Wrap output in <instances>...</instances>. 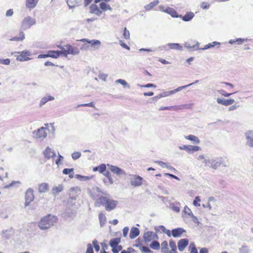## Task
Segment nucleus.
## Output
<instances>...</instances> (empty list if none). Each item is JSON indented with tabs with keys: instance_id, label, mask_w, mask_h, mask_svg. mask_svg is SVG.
<instances>
[{
	"instance_id": "nucleus-59",
	"label": "nucleus",
	"mask_w": 253,
	"mask_h": 253,
	"mask_svg": "<svg viewBox=\"0 0 253 253\" xmlns=\"http://www.w3.org/2000/svg\"><path fill=\"white\" fill-rule=\"evenodd\" d=\"M138 86L141 87H156V86L154 84H147L144 85H139L138 84Z\"/></svg>"
},
{
	"instance_id": "nucleus-57",
	"label": "nucleus",
	"mask_w": 253,
	"mask_h": 253,
	"mask_svg": "<svg viewBox=\"0 0 253 253\" xmlns=\"http://www.w3.org/2000/svg\"><path fill=\"white\" fill-rule=\"evenodd\" d=\"M184 211L190 216L193 214L191 210L187 206L184 207Z\"/></svg>"
},
{
	"instance_id": "nucleus-13",
	"label": "nucleus",
	"mask_w": 253,
	"mask_h": 253,
	"mask_svg": "<svg viewBox=\"0 0 253 253\" xmlns=\"http://www.w3.org/2000/svg\"><path fill=\"white\" fill-rule=\"evenodd\" d=\"M189 240L186 238H183L179 240L177 243V247L179 251H183L188 246Z\"/></svg>"
},
{
	"instance_id": "nucleus-64",
	"label": "nucleus",
	"mask_w": 253,
	"mask_h": 253,
	"mask_svg": "<svg viewBox=\"0 0 253 253\" xmlns=\"http://www.w3.org/2000/svg\"><path fill=\"white\" fill-rule=\"evenodd\" d=\"M120 43L122 47L126 48L127 50L130 49V47L126 43H124L122 41H120Z\"/></svg>"
},
{
	"instance_id": "nucleus-3",
	"label": "nucleus",
	"mask_w": 253,
	"mask_h": 253,
	"mask_svg": "<svg viewBox=\"0 0 253 253\" xmlns=\"http://www.w3.org/2000/svg\"><path fill=\"white\" fill-rule=\"evenodd\" d=\"M129 176L132 177L130 179V183L132 186L134 187H138L142 184L143 178L140 176L131 174H130Z\"/></svg>"
},
{
	"instance_id": "nucleus-56",
	"label": "nucleus",
	"mask_w": 253,
	"mask_h": 253,
	"mask_svg": "<svg viewBox=\"0 0 253 253\" xmlns=\"http://www.w3.org/2000/svg\"><path fill=\"white\" fill-rule=\"evenodd\" d=\"M74 171V169L73 168H71V169H64L63 170V173L64 174H69L71 172H73Z\"/></svg>"
},
{
	"instance_id": "nucleus-60",
	"label": "nucleus",
	"mask_w": 253,
	"mask_h": 253,
	"mask_svg": "<svg viewBox=\"0 0 253 253\" xmlns=\"http://www.w3.org/2000/svg\"><path fill=\"white\" fill-rule=\"evenodd\" d=\"M64 157L61 156L60 154L58 153V157L57 159L55 161V163L57 165H59L61 161L63 160Z\"/></svg>"
},
{
	"instance_id": "nucleus-50",
	"label": "nucleus",
	"mask_w": 253,
	"mask_h": 253,
	"mask_svg": "<svg viewBox=\"0 0 253 253\" xmlns=\"http://www.w3.org/2000/svg\"><path fill=\"white\" fill-rule=\"evenodd\" d=\"M81 156V153L80 152H75L72 154V158L74 160L78 159Z\"/></svg>"
},
{
	"instance_id": "nucleus-26",
	"label": "nucleus",
	"mask_w": 253,
	"mask_h": 253,
	"mask_svg": "<svg viewBox=\"0 0 253 253\" xmlns=\"http://www.w3.org/2000/svg\"><path fill=\"white\" fill-rule=\"evenodd\" d=\"M165 12L169 14L173 18H178L179 16L175 9L169 7H168L166 8Z\"/></svg>"
},
{
	"instance_id": "nucleus-46",
	"label": "nucleus",
	"mask_w": 253,
	"mask_h": 253,
	"mask_svg": "<svg viewBox=\"0 0 253 253\" xmlns=\"http://www.w3.org/2000/svg\"><path fill=\"white\" fill-rule=\"evenodd\" d=\"M106 166L105 164H102L100 165L99 166H98V171L100 173H102L104 172H105L106 171Z\"/></svg>"
},
{
	"instance_id": "nucleus-30",
	"label": "nucleus",
	"mask_w": 253,
	"mask_h": 253,
	"mask_svg": "<svg viewBox=\"0 0 253 253\" xmlns=\"http://www.w3.org/2000/svg\"><path fill=\"white\" fill-rule=\"evenodd\" d=\"M121 242V239L120 238H115L112 239L109 242L110 246L113 249L114 247L119 245Z\"/></svg>"
},
{
	"instance_id": "nucleus-4",
	"label": "nucleus",
	"mask_w": 253,
	"mask_h": 253,
	"mask_svg": "<svg viewBox=\"0 0 253 253\" xmlns=\"http://www.w3.org/2000/svg\"><path fill=\"white\" fill-rule=\"evenodd\" d=\"M25 206L27 207L30 203L34 200V190L33 189L28 188L25 193Z\"/></svg>"
},
{
	"instance_id": "nucleus-15",
	"label": "nucleus",
	"mask_w": 253,
	"mask_h": 253,
	"mask_svg": "<svg viewBox=\"0 0 253 253\" xmlns=\"http://www.w3.org/2000/svg\"><path fill=\"white\" fill-rule=\"evenodd\" d=\"M185 232H186L185 229L181 227H177L172 230V236L174 238H179Z\"/></svg>"
},
{
	"instance_id": "nucleus-53",
	"label": "nucleus",
	"mask_w": 253,
	"mask_h": 253,
	"mask_svg": "<svg viewBox=\"0 0 253 253\" xmlns=\"http://www.w3.org/2000/svg\"><path fill=\"white\" fill-rule=\"evenodd\" d=\"M10 60L9 59H0V63L6 65H8L10 64Z\"/></svg>"
},
{
	"instance_id": "nucleus-28",
	"label": "nucleus",
	"mask_w": 253,
	"mask_h": 253,
	"mask_svg": "<svg viewBox=\"0 0 253 253\" xmlns=\"http://www.w3.org/2000/svg\"><path fill=\"white\" fill-rule=\"evenodd\" d=\"M154 234L153 231H147L144 233L143 235V239L146 243L149 242L153 240L152 236Z\"/></svg>"
},
{
	"instance_id": "nucleus-29",
	"label": "nucleus",
	"mask_w": 253,
	"mask_h": 253,
	"mask_svg": "<svg viewBox=\"0 0 253 253\" xmlns=\"http://www.w3.org/2000/svg\"><path fill=\"white\" fill-rule=\"evenodd\" d=\"M136 247H139V249L142 253H151L153 252L147 247L141 246V244L139 243L135 245Z\"/></svg>"
},
{
	"instance_id": "nucleus-14",
	"label": "nucleus",
	"mask_w": 253,
	"mask_h": 253,
	"mask_svg": "<svg viewBox=\"0 0 253 253\" xmlns=\"http://www.w3.org/2000/svg\"><path fill=\"white\" fill-rule=\"evenodd\" d=\"M189 108V105L186 104V105H183L181 106H166V107H161L159 108V110L162 111V110H176V109H181L183 108Z\"/></svg>"
},
{
	"instance_id": "nucleus-49",
	"label": "nucleus",
	"mask_w": 253,
	"mask_h": 253,
	"mask_svg": "<svg viewBox=\"0 0 253 253\" xmlns=\"http://www.w3.org/2000/svg\"><path fill=\"white\" fill-rule=\"evenodd\" d=\"M123 247L121 245H118L112 249L113 253H119L120 251H122Z\"/></svg>"
},
{
	"instance_id": "nucleus-8",
	"label": "nucleus",
	"mask_w": 253,
	"mask_h": 253,
	"mask_svg": "<svg viewBox=\"0 0 253 253\" xmlns=\"http://www.w3.org/2000/svg\"><path fill=\"white\" fill-rule=\"evenodd\" d=\"M46 129L45 127L42 126L37 130H34L33 133L36 138L43 139L47 135V133L45 132Z\"/></svg>"
},
{
	"instance_id": "nucleus-51",
	"label": "nucleus",
	"mask_w": 253,
	"mask_h": 253,
	"mask_svg": "<svg viewBox=\"0 0 253 253\" xmlns=\"http://www.w3.org/2000/svg\"><path fill=\"white\" fill-rule=\"evenodd\" d=\"M92 244L96 252H98L100 250V246L98 245V241L95 239L92 241Z\"/></svg>"
},
{
	"instance_id": "nucleus-34",
	"label": "nucleus",
	"mask_w": 253,
	"mask_h": 253,
	"mask_svg": "<svg viewBox=\"0 0 253 253\" xmlns=\"http://www.w3.org/2000/svg\"><path fill=\"white\" fill-rule=\"evenodd\" d=\"M63 189V187L62 185H59L58 186H54L52 189V194L54 195H56L61 192Z\"/></svg>"
},
{
	"instance_id": "nucleus-41",
	"label": "nucleus",
	"mask_w": 253,
	"mask_h": 253,
	"mask_svg": "<svg viewBox=\"0 0 253 253\" xmlns=\"http://www.w3.org/2000/svg\"><path fill=\"white\" fill-rule=\"evenodd\" d=\"M169 245L170 248H171V252H175L176 251V246L175 242L172 239L170 240L169 241Z\"/></svg>"
},
{
	"instance_id": "nucleus-19",
	"label": "nucleus",
	"mask_w": 253,
	"mask_h": 253,
	"mask_svg": "<svg viewBox=\"0 0 253 253\" xmlns=\"http://www.w3.org/2000/svg\"><path fill=\"white\" fill-rule=\"evenodd\" d=\"M217 102L219 104L227 106L232 105L234 102H235V100L233 99H225L224 98H218L217 99Z\"/></svg>"
},
{
	"instance_id": "nucleus-55",
	"label": "nucleus",
	"mask_w": 253,
	"mask_h": 253,
	"mask_svg": "<svg viewBox=\"0 0 253 253\" xmlns=\"http://www.w3.org/2000/svg\"><path fill=\"white\" fill-rule=\"evenodd\" d=\"M86 253H94L93 247L90 244H88L87 245Z\"/></svg>"
},
{
	"instance_id": "nucleus-22",
	"label": "nucleus",
	"mask_w": 253,
	"mask_h": 253,
	"mask_svg": "<svg viewBox=\"0 0 253 253\" xmlns=\"http://www.w3.org/2000/svg\"><path fill=\"white\" fill-rule=\"evenodd\" d=\"M194 16V14L192 12H187L184 16L179 15L178 17L182 18L185 22H188L191 20Z\"/></svg>"
},
{
	"instance_id": "nucleus-21",
	"label": "nucleus",
	"mask_w": 253,
	"mask_h": 253,
	"mask_svg": "<svg viewBox=\"0 0 253 253\" xmlns=\"http://www.w3.org/2000/svg\"><path fill=\"white\" fill-rule=\"evenodd\" d=\"M43 154L44 157L47 159L54 157L56 155L55 151H52L49 147H46L43 152Z\"/></svg>"
},
{
	"instance_id": "nucleus-61",
	"label": "nucleus",
	"mask_w": 253,
	"mask_h": 253,
	"mask_svg": "<svg viewBox=\"0 0 253 253\" xmlns=\"http://www.w3.org/2000/svg\"><path fill=\"white\" fill-rule=\"evenodd\" d=\"M81 106H87V107H94V103L93 102H91L88 103H85V104H82L80 105H79L78 106V107H81Z\"/></svg>"
},
{
	"instance_id": "nucleus-63",
	"label": "nucleus",
	"mask_w": 253,
	"mask_h": 253,
	"mask_svg": "<svg viewBox=\"0 0 253 253\" xmlns=\"http://www.w3.org/2000/svg\"><path fill=\"white\" fill-rule=\"evenodd\" d=\"M107 76V74H100L98 75V78L102 81H106Z\"/></svg>"
},
{
	"instance_id": "nucleus-44",
	"label": "nucleus",
	"mask_w": 253,
	"mask_h": 253,
	"mask_svg": "<svg viewBox=\"0 0 253 253\" xmlns=\"http://www.w3.org/2000/svg\"><path fill=\"white\" fill-rule=\"evenodd\" d=\"M240 253H249L250 251L247 246L243 245L241 248L239 249Z\"/></svg>"
},
{
	"instance_id": "nucleus-62",
	"label": "nucleus",
	"mask_w": 253,
	"mask_h": 253,
	"mask_svg": "<svg viewBox=\"0 0 253 253\" xmlns=\"http://www.w3.org/2000/svg\"><path fill=\"white\" fill-rule=\"evenodd\" d=\"M129 231V228L127 226L125 227L123 229V236L126 237L127 236V234Z\"/></svg>"
},
{
	"instance_id": "nucleus-27",
	"label": "nucleus",
	"mask_w": 253,
	"mask_h": 253,
	"mask_svg": "<svg viewBox=\"0 0 253 253\" xmlns=\"http://www.w3.org/2000/svg\"><path fill=\"white\" fill-rule=\"evenodd\" d=\"M39 0H26V6L27 8L33 9L35 8Z\"/></svg>"
},
{
	"instance_id": "nucleus-12",
	"label": "nucleus",
	"mask_w": 253,
	"mask_h": 253,
	"mask_svg": "<svg viewBox=\"0 0 253 253\" xmlns=\"http://www.w3.org/2000/svg\"><path fill=\"white\" fill-rule=\"evenodd\" d=\"M246 145L250 147L253 148V131L248 130L245 133Z\"/></svg>"
},
{
	"instance_id": "nucleus-24",
	"label": "nucleus",
	"mask_w": 253,
	"mask_h": 253,
	"mask_svg": "<svg viewBox=\"0 0 253 253\" xmlns=\"http://www.w3.org/2000/svg\"><path fill=\"white\" fill-rule=\"evenodd\" d=\"M167 46H169L170 49H176L178 50H182V46L178 43H169L164 46L165 48H166Z\"/></svg>"
},
{
	"instance_id": "nucleus-20",
	"label": "nucleus",
	"mask_w": 253,
	"mask_h": 253,
	"mask_svg": "<svg viewBox=\"0 0 253 253\" xmlns=\"http://www.w3.org/2000/svg\"><path fill=\"white\" fill-rule=\"evenodd\" d=\"M107 199L108 198L106 197L100 196L95 201L94 206L96 207H99L101 206H105Z\"/></svg>"
},
{
	"instance_id": "nucleus-33",
	"label": "nucleus",
	"mask_w": 253,
	"mask_h": 253,
	"mask_svg": "<svg viewBox=\"0 0 253 253\" xmlns=\"http://www.w3.org/2000/svg\"><path fill=\"white\" fill-rule=\"evenodd\" d=\"M150 248L154 250H159L160 249V243L156 240H153L150 244Z\"/></svg>"
},
{
	"instance_id": "nucleus-6",
	"label": "nucleus",
	"mask_w": 253,
	"mask_h": 253,
	"mask_svg": "<svg viewBox=\"0 0 253 253\" xmlns=\"http://www.w3.org/2000/svg\"><path fill=\"white\" fill-rule=\"evenodd\" d=\"M65 47H66L65 52V57H67L68 54L78 55L80 52L78 48L74 47L70 44H66Z\"/></svg>"
},
{
	"instance_id": "nucleus-11",
	"label": "nucleus",
	"mask_w": 253,
	"mask_h": 253,
	"mask_svg": "<svg viewBox=\"0 0 253 253\" xmlns=\"http://www.w3.org/2000/svg\"><path fill=\"white\" fill-rule=\"evenodd\" d=\"M221 160V158L210 159L209 167L215 169H217L220 165H223Z\"/></svg>"
},
{
	"instance_id": "nucleus-47",
	"label": "nucleus",
	"mask_w": 253,
	"mask_h": 253,
	"mask_svg": "<svg viewBox=\"0 0 253 253\" xmlns=\"http://www.w3.org/2000/svg\"><path fill=\"white\" fill-rule=\"evenodd\" d=\"M98 7L96 4L92 3L89 6L90 13H94L98 9Z\"/></svg>"
},
{
	"instance_id": "nucleus-52",
	"label": "nucleus",
	"mask_w": 253,
	"mask_h": 253,
	"mask_svg": "<svg viewBox=\"0 0 253 253\" xmlns=\"http://www.w3.org/2000/svg\"><path fill=\"white\" fill-rule=\"evenodd\" d=\"M201 201V199L199 196H196L193 202V204L194 206L196 207L200 206V204H199V202Z\"/></svg>"
},
{
	"instance_id": "nucleus-54",
	"label": "nucleus",
	"mask_w": 253,
	"mask_h": 253,
	"mask_svg": "<svg viewBox=\"0 0 253 253\" xmlns=\"http://www.w3.org/2000/svg\"><path fill=\"white\" fill-rule=\"evenodd\" d=\"M123 36L125 39H129V32L127 30L126 28H125L124 30Z\"/></svg>"
},
{
	"instance_id": "nucleus-48",
	"label": "nucleus",
	"mask_w": 253,
	"mask_h": 253,
	"mask_svg": "<svg viewBox=\"0 0 253 253\" xmlns=\"http://www.w3.org/2000/svg\"><path fill=\"white\" fill-rule=\"evenodd\" d=\"M218 92L222 95L225 96V97H229L231 95L235 93V92H233V93H227L224 90H223V89H220L219 90H218Z\"/></svg>"
},
{
	"instance_id": "nucleus-45",
	"label": "nucleus",
	"mask_w": 253,
	"mask_h": 253,
	"mask_svg": "<svg viewBox=\"0 0 253 253\" xmlns=\"http://www.w3.org/2000/svg\"><path fill=\"white\" fill-rule=\"evenodd\" d=\"M57 47L61 49V50H57V51H58L59 52V55L60 56V55H63V56H65V49H66L65 45L62 46L61 45H58Z\"/></svg>"
},
{
	"instance_id": "nucleus-1",
	"label": "nucleus",
	"mask_w": 253,
	"mask_h": 253,
	"mask_svg": "<svg viewBox=\"0 0 253 253\" xmlns=\"http://www.w3.org/2000/svg\"><path fill=\"white\" fill-rule=\"evenodd\" d=\"M57 219L55 215L48 214L41 219L38 226L42 230L48 229L56 223Z\"/></svg>"
},
{
	"instance_id": "nucleus-58",
	"label": "nucleus",
	"mask_w": 253,
	"mask_h": 253,
	"mask_svg": "<svg viewBox=\"0 0 253 253\" xmlns=\"http://www.w3.org/2000/svg\"><path fill=\"white\" fill-rule=\"evenodd\" d=\"M135 250L132 248H128L127 250H122L121 253H133Z\"/></svg>"
},
{
	"instance_id": "nucleus-9",
	"label": "nucleus",
	"mask_w": 253,
	"mask_h": 253,
	"mask_svg": "<svg viewBox=\"0 0 253 253\" xmlns=\"http://www.w3.org/2000/svg\"><path fill=\"white\" fill-rule=\"evenodd\" d=\"M118 203L117 201L108 198L104 207L107 211H111L115 209Z\"/></svg>"
},
{
	"instance_id": "nucleus-36",
	"label": "nucleus",
	"mask_w": 253,
	"mask_h": 253,
	"mask_svg": "<svg viewBox=\"0 0 253 253\" xmlns=\"http://www.w3.org/2000/svg\"><path fill=\"white\" fill-rule=\"evenodd\" d=\"M159 0H154L153 1L151 2L148 4H147L146 5H145L144 7L145 9L146 10H150L152 8H153L155 6L157 5L159 3Z\"/></svg>"
},
{
	"instance_id": "nucleus-32",
	"label": "nucleus",
	"mask_w": 253,
	"mask_h": 253,
	"mask_svg": "<svg viewBox=\"0 0 253 253\" xmlns=\"http://www.w3.org/2000/svg\"><path fill=\"white\" fill-rule=\"evenodd\" d=\"M185 138L186 139L193 141L194 143L196 144H198L200 143V141L199 139L198 138V137H197L195 135H192V134L187 135V136H185Z\"/></svg>"
},
{
	"instance_id": "nucleus-25",
	"label": "nucleus",
	"mask_w": 253,
	"mask_h": 253,
	"mask_svg": "<svg viewBox=\"0 0 253 253\" xmlns=\"http://www.w3.org/2000/svg\"><path fill=\"white\" fill-rule=\"evenodd\" d=\"M39 192L40 193H45L49 190V185L47 183H42L39 185Z\"/></svg>"
},
{
	"instance_id": "nucleus-37",
	"label": "nucleus",
	"mask_w": 253,
	"mask_h": 253,
	"mask_svg": "<svg viewBox=\"0 0 253 253\" xmlns=\"http://www.w3.org/2000/svg\"><path fill=\"white\" fill-rule=\"evenodd\" d=\"M59 52L57 50H49L48 51V57H52L53 58H57L59 57Z\"/></svg>"
},
{
	"instance_id": "nucleus-40",
	"label": "nucleus",
	"mask_w": 253,
	"mask_h": 253,
	"mask_svg": "<svg viewBox=\"0 0 253 253\" xmlns=\"http://www.w3.org/2000/svg\"><path fill=\"white\" fill-rule=\"evenodd\" d=\"M161 252L162 253L169 250L168 248V244L167 241H164L161 244Z\"/></svg>"
},
{
	"instance_id": "nucleus-35",
	"label": "nucleus",
	"mask_w": 253,
	"mask_h": 253,
	"mask_svg": "<svg viewBox=\"0 0 253 253\" xmlns=\"http://www.w3.org/2000/svg\"><path fill=\"white\" fill-rule=\"evenodd\" d=\"M100 8L103 11H106L109 10L110 11L112 10V7L110 5L108 4L106 2L102 1L99 4Z\"/></svg>"
},
{
	"instance_id": "nucleus-42",
	"label": "nucleus",
	"mask_w": 253,
	"mask_h": 253,
	"mask_svg": "<svg viewBox=\"0 0 253 253\" xmlns=\"http://www.w3.org/2000/svg\"><path fill=\"white\" fill-rule=\"evenodd\" d=\"M117 83L121 84L124 87H127V88H130V85L128 84L127 82L123 79H118L116 81Z\"/></svg>"
},
{
	"instance_id": "nucleus-10",
	"label": "nucleus",
	"mask_w": 253,
	"mask_h": 253,
	"mask_svg": "<svg viewBox=\"0 0 253 253\" xmlns=\"http://www.w3.org/2000/svg\"><path fill=\"white\" fill-rule=\"evenodd\" d=\"M80 41L82 42H86L87 43L90 45L91 47H93V48L97 49L101 45V42L100 41L98 40H90L87 39H82Z\"/></svg>"
},
{
	"instance_id": "nucleus-23",
	"label": "nucleus",
	"mask_w": 253,
	"mask_h": 253,
	"mask_svg": "<svg viewBox=\"0 0 253 253\" xmlns=\"http://www.w3.org/2000/svg\"><path fill=\"white\" fill-rule=\"evenodd\" d=\"M140 231L138 228L132 227L130 231L129 238L130 239H134L139 234Z\"/></svg>"
},
{
	"instance_id": "nucleus-16",
	"label": "nucleus",
	"mask_w": 253,
	"mask_h": 253,
	"mask_svg": "<svg viewBox=\"0 0 253 253\" xmlns=\"http://www.w3.org/2000/svg\"><path fill=\"white\" fill-rule=\"evenodd\" d=\"M30 55V52L28 50H24L21 52L20 55H18L16 59L20 61H28L30 59L27 57V56Z\"/></svg>"
},
{
	"instance_id": "nucleus-2",
	"label": "nucleus",
	"mask_w": 253,
	"mask_h": 253,
	"mask_svg": "<svg viewBox=\"0 0 253 253\" xmlns=\"http://www.w3.org/2000/svg\"><path fill=\"white\" fill-rule=\"evenodd\" d=\"M36 21L35 18L30 16H27L23 20L21 24V29L26 30L29 29L31 26L35 25Z\"/></svg>"
},
{
	"instance_id": "nucleus-38",
	"label": "nucleus",
	"mask_w": 253,
	"mask_h": 253,
	"mask_svg": "<svg viewBox=\"0 0 253 253\" xmlns=\"http://www.w3.org/2000/svg\"><path fill=\"white\" fill-rule=\"evenodd\" d=\"M99 220L100 226L102 227L106 222V218L105 215L102 213H100L99 214Z\"/></svg>"
},
{
	"instance_id": "nucleus-31",
	"label": "nucleus",
	"mask_w": 253,
	"mask_h": 253,
	"mask_svg": "<svg viewBox=\"0 0 253 253\" xmlns=\"http://www.w3.org/2000/svg\"><path fill=\"white\" fill-rule=\"evenodd\" d=\"M54 98L51 95H47L42 98L40 103V106H42L43 105L45 104L48 101L53 100Z\"/></svg>"
},
{
	"instance_id": "nucleus-5",
	"label": "nucleus",
	"mask_w": 253,
	"mask_h": 253,
	"mask_svg": "<svg viewBox=\"0 0 253 253\" xmlns=\"http://www.w3.org/2000/svg\"><path fill=\"white\" fill-rule=\"evenodd\" d=\"M108 167L109 168L110 171L114 174H116L117 175H126V173L125 171L123 169L120 168L119 167L111 165H107Z\"/></svg>"
},
{
	"instance_id": "nucleus-17",
	"label": "nucleus",
	"mask_w": 253,
	"mask_h": 253,
	"mask_svg": "<svg viewBox=\"0 0 253 253\" xmlns=\"http://www.w3.org/2000/svg\"><path fill=\"white\" fill-rule=\"evenodd\" d=\"M14 230L13 228L10 227L8 229L3 230L1 232L3 238L6 239H9L12 236L14 235Z\"/></svg>"
},
{
	"instance_id": "nucleus-39",
	"label": "nucleus",
	"mask_w": 253,
	"mask_h": 253,
	"mask_svg": "<svg viewBox=\"0 0 253 253\" xmlns=\"http://www.w3.org/2000/svg\"><path fill=\"white\" fill-rule=\"evenodd\" d=\"M220 42H212L206 44V45H205V46L202 48V49L203 50H206V49H208L209 48H211V47H214L215 46H216L217 45H220Z\"/></svg>"
},
{
	"instance_id": "nucleus-18",
	"label": "nucleus",
	"mask_w": 253,
	"mask_h": 253,
	"mask_svg": "<svg viewBox=\"0 0 253 253\" xmlns=\"http://www.w3.org/2000/svg\"><path fill=\"white\" fill-rule=\"evenodd\" d=\"M70 9L78 7L81 5L82 0H66Z\"/></svg>"
},
{
	"instance_id": "nucleus-7",
	"label": "nucleus",
	"mask_w": 253,
	"mask_h": 253,
	"mask_svg": "<svg viewBox=\"0 0 253 253\" xmlns=\"http://www.w3.org/2000/svg\"><path fill=\"white\" fill-rule=\"evenodd\" d=\"M179 149L180 150H184L188 153H193L195 152L201 150V148L198 146L193 145H183L179 146Z\"/></svg>"
},
{
	"instance_id": "nucleus-43",
	"label": "nucleus",
	"mask_w": 253,
	"mask_h": 253,
	"mask_svg": "<svg viewBox=\"0 0 253 253\" xmlns=\"http://www.w3.org/2000/svg\"><path fill=\"white\" fill-rule=\"evenodd\" d=\"M75 177L81 181H86L89 180L91 178L90 177L83 176L80 174H76Z\"/></svg>"
}]
</instances>
